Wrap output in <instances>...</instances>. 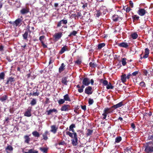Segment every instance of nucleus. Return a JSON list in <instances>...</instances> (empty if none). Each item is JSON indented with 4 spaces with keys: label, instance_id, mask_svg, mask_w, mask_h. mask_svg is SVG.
I'll return each instance as SVG.
<instances>
[{
    "label": "nucleus",
    "instance_id": "obj_1",
    "mask_svg": "<svg viewBox=\"0 0 153 153\" xmlns=\"http://www.w3.org/2000/svg\"><path fill=\"white\" fill-rule=\"evenodd\" d=\"M145 147V151L147 153H151L153 152L152 143L149 142L147 143Z\"/></svg>",
    "mask_w": 153,
    "mask_h": 153
},
{
    "label": "nucleus",
    "instance_id": "obj_2",
    "mask_svg": "<svg viewBox=\"0 0 153 153\" xmlns=\"http://www.w3.org/2000/svg\"><path fill=\"white\" fill-rule=\"evenodd\" d=\"M111 112V108H105L104 111V113L102 114V116H103V119H105L107 114L108 113H110Z\"/></svg>",
    "mask_w": 153,
    "mask_h": 153
},
{
    "label": "nucleus",
    "instance_id": "obj_3",
    "mask_svg": "<svg viewBox=\"0 0 153 153\" xmlns=\"http://www.w3.org/2000/svg\"><path fill=\"white\" fill-rule=\"evenodd\" d=\"M70 106L69 105H62L60 109L62 111H67L70 109Z\"/></svg>",
    "mask_w": 153,
    "mask_h": 153
},
{
    "label": "nucleus",
    "instance_id": "obj_4",
    "mask_svg": "<svg viewBox=\"0 0 153 153\" xmlns=\"http://www.w3.org/2000/svg\"><path fill=\"white\" fill-rule=\"evenodd\" d=\"M31 111L32 107H28L27 109L24 113V116L27 117H30L31 115Z\"/></svg>",
    "mask_w": 153,
    "mask_h": 153
},
{
    "label": "nucleus",
    "instance_id": "obj_5",
    "mask_svg": "<svg viewBox=\"0 0 153 153\" xmlns=\"http://www.w3.org/2000/svg\"><path fill=\"white\" fill-rule=\"evenodd\" d=\"M22 19L21 18H18L16 19L15 22H13V25L16 26H20L21 25Z\"/></svg>",
    "mask_w": 153,
    "mask_h": 153
},
{
    "label": "nucleus",
    "instance_id": "obj_6",
    "mask_svg": "<svg viewBox=\"0 0 153 153\" xmlns=\"http://www.w3.org/2000/svg\"><path fill=\"white\" fill-rule=\"evenodd\" d=\"M92 89L91 87L88 86L85 89V93L88 95L91 94L92 93Z\"/></svg>",
    "mask_w": 153,
    "mask_h": 153
},
{
    "label": "nucleus",
    "instance_id": "obj_7",
    "mask_svg": "<svg viewBox=\"0 0 153 153\" xmlns=\"http://www.w3.org/2000/svg\"><path fill=\"white\" fill-rule=\"evenodd\" d=\"M71 143L73 146H76L78 144L77 135L75 134L74 138L71 140Z\"/></svg>",
    "mask_w": 153,
    "mask_h": 153
},
{
    "label": "nucleus",
    "instance_id": "obj_8",
    "mask_svg": "<svg viewBox=\"0 0 153 153\" xmlns=\"http://www.w3.org/2000/svg\"><path fill=\"white\" fill-rule=\"evenodd\" d=\"M51 128L50 131L54 134H56L58 128V126L56 125H53L51 126Z\"/></svg>",
    "mask_w": 153,
    "mask_h": 153
},
{
    "label": "nucleus",
    "instance_id": "obj_9",
    "mask_svg": "<svg viewBox=\"0 0 153 153\" xmlns=\"http://www.w3.org/2000/svg\"><path fill=\"white\" fill-rule=\"evenodd\" d=\"M147 13V12L143 8L140 9L137 12L138 14L141 16H144Z\"/></svg>",
    "mask_w": 153,
    "mask_h": 153
},
{
    "label": "nucleus",
    "instance_id": "obj_10",
    "mask_svg": "<svg viewBox=\"0 0 153 153\" xmlns=\"http://www.w3.org/2000/svg\"><path fill=\"white\" fill-rule=\"evenodd\" d=\"M90 83V79L87 78H84L82 80V84L84 85L85 86H88Z\"/></svg>",
    "mask_w": 153,
    "mask_h": 153
},
{
    "label": "nucleus",
    "instance_id": "obj_11",
    "mask_svg": "<svg viewBox=\"0 0 153 153\" xmlns=\"http://www.w3.org/2000/svg\"><path fill=\"white\" fill-rule=\"evenodd\" d=\"M57 110L55 108H54L53 109H51L49 110H48L46 111V113H47V114L48 115H49L51 114H52V113L53 112H54L55 114L57 112Z\"/></svg>",
    "mask_w": 153,
    "mask_h": 153
},
{
    "label": "nucleus",
    "instance_id": "obj_12",
    "mask_svg": "<svg viewBox=\"0 0 153 153\" xmlns=\"http://www.w3.org/2000/svg\"><path fill=\"white\" fill-rule=\"evenodd\" d=\"M62 35V33L59 32L55 33L54 37L56 39H59L61 38Z\"/></svg>",
    "mask_w": 153,
    "mask_h": 153
},
{
    "label": "nucleus",
    "instance_id": "obj_13",
    "mask_svg": "<svg viewBox=\"0 0 153 153\" xmlns=\"http://www.w3.org/2000/svg\"><path fill=\"white\" fill-rule=\"evenodd\" d=\"M69 50L68 49V47L65 45L59 51V53L60 54H62L66 51H68Z\"/></svg>",
    "mask_w": 153,
    "mask_h": 153
},
{
    "label": "nucleus",
    "instance_id": "obj_14",
    "mask_svg": "<svg viewBox=\"0 0 153 153\" xmlns=\"http://www.w3.org/2000/svg\"><path fill=\"white\" fill-rule=\"evenodd\" d=\"M123 105V103L122 102H121L116 105H113L112 107L114 109H117L118 108L121 107Z\"/></svg>",
    "mask_w": 153,
    "mask_h": 153
},
{
    "label": "nucleus",
    "instance_id": "obj_15",
    "mask_svg": "<svg viewBox=\"0 0 153 153\" xmlns=\"http://www.w3.org/2000/svg\"><path fill=\"white\" fill-rule=\"evenodd\" d=\"M66 133L67 135H69L70 137L72 138H74L75 134L77 135L76 133L75 132H74L71 133L69 131H67L66 132Z\"/></svg>",
    "mask_w": 153,
    "mask_h": 153
},
{
    "label": "nucleus",
    "instance_id": "obj_16",
    "mask_svg": "<svg viewBox=\"0 0 153 153\" xmlns=\"http://www.w3.org/2000/svg\"><path fill=\"white\" fill-rule=\"evenodd\" d=\"M29 12V9L27 7L23 8L20 10L21 13L22 14H24L26 13H27Z\"/></svg>",
    "mask_w": 153,
    "mask_h": 153
},
{
    "label": "nucleus",
    "instance_id": "obj_17",
    "mask_svg": "<svg viewBox=\"0 0 153 153\" xmlns=\"http://www.w3.org/2000/svg\"><path fill=\"white\" fill-rule=\"evenodd\" d=\"M13 150V148L12 146L10 145H8L5 148V150L7 153H9V151L11 152Z\"/></svg>",
    "mask_w": 153,
    "mask_h": 153
},
{
    "label": "nucleus",
    "instance_id": "obj_18",
    "mask_svg": "<svg viewBox=\"0 0 153 153\" xmlns=\"http://www.w3.org/2000/svg\"><path fill=\"white\" fill-rule=\"evenodd\" d=\"M118 45L120 47H122L125 48H127L128 46V45L126 43L123 42L118 44Z\"/></svg>",
    "mask_w": 153,
    "mask_h": 153
},
{
    "label": "nucleus",
    "instance_id": "obj_19",
    "mask_svg": "<svg viewBox=\"0 0 153 153\" xmlns=\"http://www.w3.org/2000/svg\"><path fill=\"white\" fill-rule=\"evenodd\" d=\"M65 65L64 63H62L61 64V65L60 66L59 69V73H60L64 71L65 69Z\"/></svg>",
    "mask_w": 153,
    "mask_h": 153
},
{
    "label": "nucleus",
    "instance_id": "obj_20",
    "mask_svg": "<svg viewBox=\"0 0 153 153\" xmlns=\"http://www.w3.org/2000/svg\"><path fill=\"white\" fill-rule=\"evenodd\" d=\"M126 75L123 74L121 76V80L123 83H125L126 81Z\"/></svg>",
    "mask_w": 153,
    "mask_h": 153
},
{
    "label": "nucleus",
    "instance_id": "obj_21",
    "mask_svg": "<svg viewBox=\"0 0 153 153\" xmlns=\"http://www.w3.org/2000/svg\"><path fill=\"white\" fill-rule=\"evenodd\" d=\"M49 134V132L48 131H46L45 132L43 133L42 135L43 137V139L45 140H47L48 139V137H47L48 135Z\"/></svg>",
    "mask_w": 153,
    "mask_h": 153
},
{
    "label": "nucleus",
    "instance_id": "obj_22",
    "mask_svg": "<svg viewBox=\"0 0 153 153\" xmlns=\"http://www.w3.org/2000/svg\"><path fill=\"white\" fill-rule=\"evenodd\" d=\"M15 81L14 78L13 77H10L8 79L6 82V84H8L9 83H11Z\"/></svg>",
    "mask_w": 153,
    "mask_h": 153
},
{
    "label": "nucleus",
    "instance_id": "obj_23",
    "mask_svg": "<svg viewBox=\"0 0 153 153\" xmlns=\"http://www.w3.org/2000/svg\"><path fill=\"white\" fill-rule=\"evenodd\" d=\"M25 139V142L26 143H28L30 140V138L29 137V136L26 135L24 137Z\"/></svg>",
    "mask_w": 153,
    "mask_h": 153
},
{
    "label": "nucleus",
    "instance_id": "obj_24",
    "mask_svg": "<svg viewBox=\"0 0 153 153\" xmlns=\"http://www.w3.org/2000/svg\"><path fill=\"white\" fill-rule=\"evenodd\" d=\"M112 19L114 21L116 22L120 19H121V18L116 15H114L112 17Z\"/></svg>",
    "mask_w": 153,
    "mask_h": 153
},
{
    "label": "nucleus",
    "instance_id": "obj_25",
    "mask_svg": "<svg viewBox=\"0 0 153 153\" xmlns=\"http://www.w3.org/2000/svg\"><path fill=\"white\" fill-rule=\"evenodd\" d=\"M75 128V124H72L69 126V131H71L73 132H75V131L74 129V128Z\"/></svg>",
    "mask_w": 153,
    "mask_h": 153
},
{
    "label": "nucleus",
    "instance_id": "obj_26",
    "mask_svg": "<svg viewBox=\"0 0 153 153\" xmlns=\"http://www.w3.org/2000/svg\"><path fill=\"white\" fill-rule=\"evenodd\" d=\"M68 81L67 80V78L66 77H63L62 79V82L65 85H67Z\"/></svg>",
    "mask_w": 153,
    "mask_h": 153
},
{
    "label": "nucleus",
    "instance_id": "obj_27",
    "mask_svg": "<svg viewBox=\"0 0 153 153\" xmlns=\"http://www.w3.org/2000/svg\"><path fill=\"white\" fill-rule=\"evenodd\" d=\"M24 153H38L37 151L34 150L33 149H31L28 150V152H24Z\"/></svg>",
    "mask_w": 153,
    "mask_h": 153
},
{
    "label": "nucleus",
    "instance_id": "obj_28",
    "mask_svg": "<svg viewBox=\"0 0 153 153\" xmlns=\"http://www.w3.org/2000/svg\"><path fill=\"white\" fill-rule=\"evenodd\" d=\"M131 37L134 39H136L138 37V35L136 33H131Z\"/></svg>",
    "mask_w": 153,
    "mask_h": 153
},
{
    "label": "nucleus",
    "instance_id": "obj_29",
    "mask_svg": "<svg viewBox=\"0 0 153 153\" xmlns=\"http://www.w3.org/2000/svg\"><path fill=\"white\" fill-rule=\"evenodd\" d=\"M64 99L65 101H71V100L68 94H66L64 96Z\"/></svg>",
    "mask_w": 153,
    "mask_h": 153
},
{
    "label": "nucleus",
    "instance_id": "obj_30",
    "mask_svg": "<svg viewBox=\"0 0 153 153\" xmlns=\"http://www.w3.org/2000/svg\"><path fill=\"white\" fill-rule=\"evenodd\" d=\"M33 135L35 137H39L40 134L39 133L36 131H34L32 133Z\"/></svg>",
    "mask_w": 153,
    "mask_h": 153
},
{
    "label": "nucleus",
    "instance_id": "obj_31",
    "mask_svg": "<svg viewBox=\"0 0 153 153\" xmlns=\"http://www.w3.org/2000/svg\"><path fill=\"white\" fill-rule=\"evenodd\" d=\"M39 149L42 152L44 153L47 152L48 150V148L47 147H40Z\"/></svg>",
    "mask_w": 153,
    "mask_h": 153
},
{
    "label": "nucleus",
    "instance_id": "obj_32",
    "mask_svg": "<svg viewBox=\"0 0 153 153\" xmlns=\"http://www.w3.org/2000/svg\"><path fill=\"white\" fill-rule=\"evenodd\" d=\"M7 97L6 95H4L0 98V100L2 102L4 101L7 99Z\"/></svg>",
    "mask_w": 153,
    "mask_h": 153
},
{
    "label": "nucleus",
    "instance_id": "obj_33",
    "mask_svg": "<svg viewBox=\"0 0 153 153\" xmlns=\"http://www.w3.org/2000/svg\"><path fill=\"white\" fill-rule=\"evenodd\" d=\"M93 133V130L88 129L87 130V132L86 133V135L87 136H89L91 134Z\"/></svg>",
    "mask_w": 153,
    "mask_h": 153
},
{
    "label": "nucleus",
    "instance_id": "obj_34",
    "mask_svg": "<svg viewBox=\"0 0 153 153\" xmlns=\"http://www.w3.org/2000/svg\"><path fill=\"white\" fill-rule=\"evenodd\" d=\"M105 45V44L104 43L99 44L98 45V49H101L102 47H104Z\"/></svg>",
    "mask_w": 153,
    "mask_h": 153
},
{
    "label": "nucleus",
    "instance_id": "obj_35",
    "mask_svg": "<svg viewBox=\"0 0 153 153\" xmlns=\"http://www.w3.org/2000/svg\"><path fill=\"white\" fill-rule=\"evenodd\" d=\"M122 140V138L121 137L119 136L117 137L115 139V142L116 143H119Z\"/></svg>",
    "mask_w": 153,
    "mask_h": 153
},
{
    "label": "nucleus",
    "instance_id": "obj_36",
    "mask_svg": "<svg viewBox=\"0 0 153 153\" xmlns=\"http://www.w3.org/2000/svg\"><path fill=\"white\" fill-rule=\"evenodd\" d=\"M127 59L126 58H123L122 59V64L123 66H125L126 64Z\"/></svg>",
    "mask_w": 153,
    "mask_h": 153
},
{
    "label": "nucleus",
    "instance_id": "obj_37",
    "mask_svg": "<svg viewBox=\"0 0 153 153\" xmlns=\"http://www.w3.org/2000/svg\"><path fill=\"white\" fill-rule=\"evenodd\" d=\"M28 31H26L23 35V38L25 39H27L28 35Z\"/></svg>",
    "mask_w": 153,
    "mask_h": 153
},
{
    "label": "nucleus",
    "instance_id": "obj_38",
    "mask_svg": "<svg viewBox=\"0 0 153 153\" xmlns=\"http://www.w3.org/2000/svg\"><path fill=\"white\" fill-rule=\"evenodd\" d=\"M89 65L90 67L93 68H95L97 66V65L96 64H95L94 63H93L91 62L89 63Z\"/></svg>",
    "mask_w": 153,
    "mask_h": 153
},
{
    "label": "nucleus",
    "instance_id": "obj_39",
    "mask_svg": "<svg viewBox=\"0 0 153 153\" xmlns=\"http://www.w3.org/2000/svg\"><path fill=\"white\" fill-rule=\"evenodd\" d=\"M36 103V100L35 99H33L30 102V104L32 105H34Z\"/></svg>",
    "mask_w": 153,
    "mask_h": 153
},
{
    "label": "nucleus",
    "instance_id": "obj_40",
    "mask_svg": "<svg viewBox=\"0 0 153 153\" xmlns=\"http://www.w3.org/2000/svg\"><path fill=\"white\" fill-rule=\"evenodd\" d=\"M106 88L108 89H112L113 88V87L112 86L111 83H109V84H108L107 85Z\"/></svg>",
    "mask_w": 153,
    "mask_h": 153
},
{
    "label": "nucleus",
    "instance_id": "obj_41",
    "mask_svg": "<svg viewBox=\"0 0 153 153\" xmlns=\"http://www.w3.org/2000/svg\"><path fill=\"white\" fill-rule=\"evenodd\" d=\"M65 102L64 99H60L58 101V103L59 105L63 104Z\"/></svg>",
    "mask_w": 153,
    "mask_h": 153
},
{
    "label": "nucleus",
    "instance_id": "obj_42",
    "mask_svg": "<svg viewBox=\"0 0 153 153\" xmlns=\"http://www.w3.org/2000/svg\"><path fill=\"white\" fill-rule=\"evenodd\" d=\"M101 81L104 85H107L108 84V82L106 80L101 79Z\"/></svg>",
    "mask_w": 153,
    "mask_h": 153
},
{
    "label": "nucleus",
    "instance_id": "obj_43",
    "mask_svg": "<svg viewBox=\"0 0 153 153\" xmlns=\"http://www.w3.org/2000/svg\"><path fill=\"white\" fill-rule=\"evenodd\" d=\"M5 74L4 72H1L0 74V79H4Z\"/></svg>",
    "mask_w": 153,
    "mask_h": 153
},
{
    "label": "nucleus",
    "instance_id": "obj_44",
    "mask_svg": "<svg viewBox=\"0 0 153 153\" xmlns=\"http://www.w3.org/2000/svg\"><path fill=\"white\" fill-rule=\"evenodd\" d=\"M88 102L89 105H91L93 103L94 101L93 99L89 98L88 100Z\"/></svg>",
    "mask_w": 153,
    "mask_h": 153
},
{
    "label": "nucleus",
    "instance_id": "obj_45",
    "mask_svg": "<svg viewBox=\"0 0 153 153\" xmlns=\"http://www.w3.org/2000/svg\"><path fill=\"white\" fill-rule=\"evenodd\" d=\"M124 9V10H125L126 12H129L130 10H131V9H130V7H125Z\"/></svg>",
    "mask_w": 153,
    "mask_h": 153
},
{
    "label": "nucleus",
    "instance_id": "obj_46",
    "mask_svg": "<svg viewBox=\"0 0 153 153\" xmlns=\"http://www.w3.org/2000/svg\"><path fill=\"white\" fill-rule=\"evenodd\" d=\"M39 94V93L38 92V90H36V91L35 92L33 93V96H38Z\"/></svg>",
    "mask_w": 153,
    "mask_h": 153
},
{
    "label": "nucleus",
    "instance_id": "obj_47",
    "mask_svg": "<svg viewBox=\"0 0 153 153\" xmlns=\"http://www.w3.org/2000/svg\"><path fill=\"white\" fill-rule=\"evenodd\" d=\"M149 50L148 48H146L145 50V54L149 55Z\"/></svg>",
    "mask_w": 153,
    "mask_h": 153
},
{
    "label": "nucleus",
    "instance_id": "obj_48",
    "mask_svg": "<svg viewBox=\"0 0 153 153\" xmlns=\"http://www.w3.org/2000/svg\"><path fill=\"white\" fill-rule=\"evenodd\" d=\"M133 18L134 20H138L139 18V17L137 15H135L133 16Z\"/></svg>",
    "mask_w": 153,
    "mask_h": 153
},
{
    "label": "nucleus",
    "instance_id": "obj_49",
    "mask_svg": "<svg viewBox=\"0 0 153 153\" xmlns=\"http://www.w3.org/2000/svg\"><path fill=\"white\" fill-rule=\"evenodd\" d=\"M77 32L75 31H74L72 33H71L69 35V36H71L73 35L75 36Z\"/></svg>",
    "mask_w": 153,
    "mask_h": 153
},
{
    "label": "nucleus",
    "instance_id": "obj_50",
    "mask_svg": "<svg viewBox=\"0 0 153 153\" xmlns=\"http://www.w3.org/2000/svg\"><path fill=\"white\" fill-rule=\"evenodd\" d=\"M125 152H131V148L128 147H127L126 149H125Z\"/></svg>",
    "mask_w": 153,
    "mask_h": 153
},
{
    "label": "nucleus",
    "instance_id": "obj_51",
    "mask_svg": "<svg viewBox=\"0 0 153 153\" xmlns=\"http://www.w3.org/2000/svg\"><path fill=\"white\" fill-rule=\"evenodd\" d=\"M140 86H142V87H145V83L144 82H141L140 83Z\"/></svg>",
    "mask_w": 153,
    "mask_h": 153
},
{
    "label": "nucleus",
    "instance_id": "obj_52",
    "mask_svg": "<svg viewBox=\"0 0 153 153\" xmlns=\"http://www.w3.org/2000/svg\"><path fill=\"white\" fill-rule=\"evenodd\" d=\"M81 61L80 60H77L76 61H75V64L78 65H79L81 63Z\"/></svg>",
    "mask_w": 153,
    "mask_h": 153
},
{
    "label": "nucleus",
    "instance_id": "obj_53",
    "mask_svg": "<svg viewBox=\"0 0 153 153\" xmlns=\"http://www.w3.org/2000/svg\"><path fill=\"white\" fill-rule=\"evenodd\" d=\"M62 23L64 24H66L68 22L67 20H62L61 21Z\"/></svg>",
    "mask_w": 153,
    "mask_h": 153
},
{
    "label": "nucleus",
    "instance_id": "obj_54",
    "mask_svg": "<svg viewBox=\"0 0 153 153\" xmlns=\"http://www.w3.org/2000/svg\"><path fill=\"white\" fill-rule=\"evenodd\" d=\"M45 38V36H42L40 37L39 38V40L41 41V42H43L42 40H43Z\"/></svg>",
    "mask_w": 153,
    "mask_h": 153
},
{
    "label": "nucleus",
    "instance_id": "obj_55",
    "mask_svg": "<svg viewBox=\"0 0 153 153\" xmlns=\"http://www.w3.org/2000/svg\"><path fill=\"white\" fill-rule=\"evenodd\" d=\"M143 74L145 76H147L148 74V72L146 70H144L143 71Z\"/></svg>",
    "mask_w": 153,
    "mask_h": 153
},
{
    "label": "nucleus",
    "instance_id": "obj_56",
    "mask_svg": "<svg viewBox=\"0 0 153 153\" xmlns=\"http://www.w3.org/2000/svg\"><path fill=\"white\" fill-rule=\"evenodd\" d=\"M148 139L149 140H153V135H149L148 137Z\"/></svg>",
    "mask_w": 153,
    "mask_h": 153
},
{
    "label": "nucleus",
    "instance_id": "obj_57",
    "mask_svg": "<svg viewBox=\"0 0 153 153\" xmlns=\"http://www.w3.org/2000/svg\"><path fill=\"white\" fill-rule=\"evenodd\" d=\"M41 43L42 44V45L44 48H47V45L44 44L43 42H41Z\"/></svg>",
    "mask_w": 153,
    "mask_h": 153
},
{
    "label": "nucleus",
    "instance_id": "obj_58",
    "mask_svg": "<svg viewBox=\"0 0 153 153\" xmlns=\"http://www.w3.org/2000/svg\"><path fill=\"white\" fill-rule=\"evenodd\" d=\"M138 74V71H135L134 72H133L132 75L134 76H136V75H137Z\"/></svg>",
    "mask_w": 153,
    "mask_h": 153
},
{
    "label": "nucleus",
    "instance_id": "obj_59",
    "mask_svg": "<svg viewBox=\"0 0 153 153\" xmlns=\"http://www.w3.org/2000/svg\"><path fill=\"white\" fill-rule=\"evenodd\" d=\"M62 23L61 21H60L59 22L57 25V27H59L61 26V25Z\"/></svg>",
    "mask_w": 153,
    "mask_h": 153
},
{
    "label": "nucleus",
    "instance_id": "obj_60",
    "mask_svg": "<svg viewBox=\"0 0 153 153\" xmlns=\"http://www.w3.org/2000/svg\"><path fill=\"white\" fill-rule=\"evenodd\" d=\"M83 89L82 88H80L78 89V91L79 93H82L83 92Z\"/></svg>",
    "mask_w": 153,
    "mask_h": 153
},
{
    "label": "nucleus",
    "instance_id": "obj_61",
    "mask_svg": "<svg viewBox=\"0 0 153 153\" xmlns=\"http://www.w3.org/2000/svg\"><path fill=\"white\" fill-rule=\"evenodd\" d=\"M101 14V13L99 11H98L97 12V13L96 14V16L97 17H99Z\"/></svg>",
    "mask_w": 153,
    "mask_h": 153
},
{
    "label": "nucleus",
    "instance_id": "obj_62",
    "mask_svg": "<svg viewBox=\"0 0 153 153\" xmlns=\"http://www.w3.org/2000/svg\"><path fill=\"white\" fill-rule=\"evenodd\" d=\"M131 74L130 73H129L127 75V76H126V78L127 79H129L130 76H131Z\"/></svg>",
    "mask_w": 153,
    "mask_h": 153
},
{
    "label": "nucleus",
    "instance_id": "obj_63",
    "mask_svg": "<svg viewBox=\"0 0 153 153\" xmlns=\"http://www.w3.org/2000/svg\"><path fill=\"white\" fill-rule=\"evenodd\" d=\"M81 108L82 109L85 111L86 110V106L85 105H82Z\"/></svg>",
    "mask_w": 153,
    "mask_h": 153
},
{
    "label": "nucleus",
    "instance_id": "obj_64",
    "mask_svg": "<svg viewBox=\"0 0 153 153\" xmlns=\"http://www.w3.org/2000/svg\"><path fill=\"white\" fill-rule=\"evenodd\" d=\"M149 55L145 54V55L143 56V58L145 59L146 58L148 57Z\"/></svg>",
    "mask_w": 153,
    "mask_h": 153
}]
</instances>
